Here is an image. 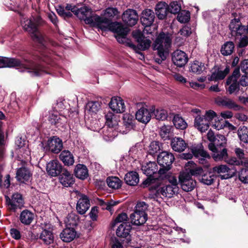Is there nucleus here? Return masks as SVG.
I'll return each instance as SVG.
<instances>
[{
  "label": "nucleus",
  "mask_w": 248,
  "mask_h": 248,
  "mask_svg": "<svg viewBox=\"0 0 248 248\" xmlns=\"http://www.w3.org/2000/svg\"><path fill=\"white\" fill-rule=\"evenodd\" d=\"M122 19L127 25L133 26L137 23L138 16L135 10L128 9L123 13Z\"/></svg>",
  "instance_id": "18"
},
{
  "label": "nucleus",
  "mask_w": 248,
  "mask_h": 248,
  "mask_svg": "<svg viewBox=\"0 0 248 248\" xmlns=\"http://www.w3.org/2000/svg\"><path fill=\"white\" fill-rule=\"evenodd\" d=\"M108 186L113 189H118L121 186V181L117 177H109L107 179Z\"/></svg>",
  "instance_id": "48"
},
{
  "label": "nucleus",
  "mask_w": 248,
  "mask_h": 248,
  "mask_svg": "<svg viewBox=\"0 0 248 248\" xmlns=\"http://www.w3.org/2000/svg\"><path fill=\"white\" fill-rule=\"evenodd\" d=\"M171 127L169 125L162 126L160 129V135L162 139L164 140H167L169 138Z\"/></svg>",
  "instance_id": "56"
},
{
  "label": "nucleus",
  "mask_w": 248,
  "mask_h": 248,
  "mask_svg": "<svg viewBox=\"0 0 248 248\" xmlns=\"http://www.w3.org/2000/svg\"><path fill=\"white\" fill-rule=\"evenodd\" d=\"M118 13V11L117 8L108 7L106 9L105 15L108 17L111 18L117 15Z\"/></svg>",
  "instance_id": "61"
},
{
  "label": "nucleus",
  "mask_w": 248,
  "mask_h": 248,
  "mask_svg": "<svg viewBox=\"0 0 248 248\" xmlns=\"http://www.w3.org/2000/svg\"><path fill=\"white\" fill-rule=\"evenodd\" d=\"M131 223L135 225H141L147 220V215H144L134 211L130 216Z\"/></svg>",
  "instance_id": "34"
},
{
  "label": "nucleus",
  "mask_w": 248,
  "mask_h": 248,
  "mask_svg": "<svg viewBox=\"0 0 248 248\" xmlns=\"http://www.w3.org/2000/svg\"><path fill=\"white\" fill-rule=\"evenodd\" d=\"M64 222L67 227L73 228L78 225V217L75 214L71 213L67 215Z\"/></svg>",
  "instance_id": "44"
},
{
  "label": "nucleus",
  "mask_w": 248,
  "mask_h": 248,
  "mask_svg": "<svg viewBox=\"0 0 248 248\" xmlns=\"http://www.w3.org/2000/svg\"><path fill=\"white\" fill-rule=\"evenodd\" d=\"M226 140L225 137L222 135H216V139L214 140L213 142H211L208 145L209 148L214 147H220L221 146L225 147Z\"/></svg>",
  "instance_id": "43"
},
{
  "label": "nucleus",
  "mask_w": 248,
  "mask_h": 248,
  "mask_svg": "<svg viewBox=\"0 0 248 248\" xmlns=\"http://www.w3.org/2000/svg\"><path fill=\"white\" fill-rule=\"evenodd\" d=\"M46 169L49 175L55 177L61 173L64 169L57 160H54L47 164Z\"/></svg>",
  "instance_id": "20"
},
{
  "label": "nucleus",
  "mask_w": 248,
  "mask_h": 248,
  "mask_svg": "<svg viewBox=\"0 0 248 248\" xmlns=\"http://www.w3.org/2000/svg\"><path fill=\"white\" fill-rule=\"evenodd\" d=\"M240 76L239 68H236L232 75L227 78L226 84L229 87L227 88V91L229 92V94H232L235 92L239 91L240 83L238 81V79Z\"/></svg>",
  "instance_id": "11"
},
{
  "label": "nucleus",
  "mask_w": 248,
  "mask_h": 248,
  "mask_svg": "<svg viewBox=\"0 0 248 248\" xmlns=\"http://www.w3.org/2000/svg\"><path fill=\"white\" fill-rule=\"evenodd\" d=\"M167 5L165 2H160L158 3L155 8L156 15L160 19L165 18L167 14Z\"/></svg>",
  "instance_id": "42"
},
{
  "label": "nucleus",
  "mask_w": 248,
  "mask_h": 248,
  "mask_svg": "<svg viewBox=\"0 0 248 248\" xmlns=\"http://www.w3.org/2000/svg\"><path fill=\"white\" fill-rule=\"evenodd\" d=\"M77 232L73 228L66 227L60 233L61 239L65 242H70L76 237Z\"/></svg>",
  "instance_id": "28"
},
{
  "label": "nucleus",
  "mask_w": 248,
  "mask_h": 248,
  "mask_svg": "<svg viewBox=\"0 0 248 248\" xmlns=\"http://www.w3.org/2000/svg\"><path fill=\"white\" fill-rule=\"evenodd\" d=\"M213 173V172H207L202 174L199 178L200 181L204 185H212L216 178V176Z\"/></svg>",
  "instance_id": "41"
},
{
  "label": "nucleus",
  "mask_w": 248,
  "mask_h": 248,
  "mask_svg": "<svg viewBox=\"0 0 248 248\" xmlns=\"http://www.w3.org/2000/svg\"><path fill=\"white\" fill-rule=\"evenodd\" d=\"M189 19L190 14L188 12H181L177 16V19L181 23H186L189 21Z\"/></svg>",
  "instance_id": "60"
},
{
  "label": "nucleus",
  "mask_w": 248,
  "mask_h": 248,
  "mask_svg": "<svg viewBox=\"0 0 248 248\" xmlns=\"http://www.w3.org/2000/svg\"><path fill=\"white\" fill-rule=\"evenodd\" d=\"M234 48V46L232 42H227L221 47V54L224 56L230 55L233 52Z\"/></svg>",
  "instance_id": "51"
},
{
  "label": "nucleus",
  "mask_w": 248,
  "mask_h": 248,
  "mask_svg": "<svg viewBox=\"0 0 248 248\" xmlns=\"http://www.w3.org/2000/svg\"><path fill=\"white\" fill-rule=\"evenodd\" d=\"M178 189L175 186H170V185H166L161 187L157 188L156 192L158 194H161L163 196L167 198H171L178 191Z\"/></svg>",
  "instance_id": "22"
},
{
  "label": "nucleus",
  "mask_w": 248,
  "mask_h": 248,
  "mask_svg": "<svg viewBox=\"0 0 248 248\" xmlns=\"http://www.w3.org/2000/svg\"><path fill=\"white\" fill-rule=\"evenodd\" d=\"M31 176V171L24 165L17 170L16 178L18 181L24 183L29 181Z\"/></svg>",
  "instance_id": "21"
},
{
  "label": "nucleus",
  "mask_w": 248,
  "mask_h": 248,
  "mask_svg": "<svg viewBox=\"0 0 248 248\" xmlns=\"http://www.w3.org/2000/svg\"><path fill=\"white\" fill-rule=\"evenodd\" d=\"M203 116L210 124V122L217 117V114L213 110H209L206 111L205 114Z\"/></svg>",
  "instance_id": "62"
},
{
  "label": "nucleus",
  "mask_w": 248,
  "mask_h": 248,
  "mask_svg": "<svg viewBox=\"0 0 248 248\" xmlns=\"http://www.w3.org/2000/svg\"><path fill=\"white\" fill-rule=\"evenodd\" d=\"M76 176L81 180H84L88 176V170L86 166L83 164H78L75 169Z\"/></svg>",
  "instance_id": "37"
},
{
  "label": "nucleus",
  "mask_w": 248,
  "mask_h": 248,
  "mask_svg": "<svg viewBox=\"0 0 248 248\" xmlns=\"http://www.w3.org/2000/svg\"><path fill=\"white\" fill-rule=\"evenodd\" d=\"M34 214L28 210H24L20 214V222L26 225H30L34 219Z\"/></svg>",
  "instance_id": "35"
},
{
  "label": "nucleus",
  "mask_w": 248,
  "mask_h": 248,
  "mask_svg": "<svg viewBox=\"0 0 248 248\" xmlns=\"http://www.w3.org/2000/svg\"><path fill=\"white\" fill-rule=\"evenodd\" d=\"M154 12L150 9H145L142 12L140 17L141 22L145 26H150L153 23L155 19Z\"/></svg>",
  "instance_id": "29"
},
{
  "label": "nucleus",
  "mask_w": 248,
  "mask_h": 248,
  "mask_svg": "<svg viewBox=\"0 0 248 248\" xmlns=\"http://www.w3.org/2000/svg\"><path fill=\"white\" fill-rule=\"evenodd\" d=\"M4 67H16L20 71H27L33 77L48 73L44 67L32 61L0 56V68Z\"/></svg>",
  "instance_id": "1"
},
{
  "label": "nucleus",
  "mask_w": 248,
  "mask_h": 248,
  "mask_svg": "<svg viewBox=\"0 0 248 248\" xmlns=\"http://www.w3.org/2000/svg\"><path fill=\"white\" fill-rule=\"evenodd\" d=\"M247 169H242L239 173V180L244 184H248V167Z\"/></svg>",
  "instance_id": "58"
},
{
  "label": "nucleus",
  "mask_w": 248,
  "mask_h": 248,
  "mask_svg": "<svg viewBox=\"0 0 248 248\" xmlns=\"http://www.w3.org/2000/svg\"><path fill=\"white\" fill-rule=\"evenodd\" d=\"M105 19L107 20V25H105V28H103L99 27V29L102 31L109 30L114 33H116V36H126L128 32V29L124 28L122 25L118 22H112L111 20L105 17Z\"/></svg>",
  "instance_id": "8"
},
{
  "label": "nucleus",
  "mask_w": 248,
  "mask_h": 248,
  "mask_svg": "<svg viewBox=\"0 0 248 248\" xmlns=\"http://www.w3.org/2000/svg\"><path fill=\"white\" fill-rule=\"evenodd\" d=\"M134 121L133 117L132 115L129 113H125L124 114V124L128 130H130L133 128Z\"/></svg>",
  "instance_id": "52"
},
{
  "label": "nucleus",
  "mask_w": 248,
  "mask_h": 248,
  "mask_svg": "<svg viewBox=\"0 0 248 248\" xmlns=\"http://www.w3.org/2000/svg\"><path fill=\"white\" fill-rule=\"evenodd\" d=\"M142 171L148 177L143 182L142 184L148 186L154 184L158 183V179L153 175L158 173V166L155 162H149L144 166H142Z\"/></svg>",
  "instance_id": "6"
},
{
  "label": "nucleus",
  "mask_w": 248,
  "mask_h": 248,
  "mask_svg": "<svg viewBox=\"0 0 248 248\" xmlns=\"http://www.w3.org/2000/svg\"><path fill=\"white\" fill-rule=\"evenodd\" d=\"M75 15L79 19L84 20L86 24L98 29L99 27L104 28L107 24L105 17L92 14L91 9L86 6L77 8Z\"/></svg>",
  "instance_id": "3"
},
{
  "label": "nucleus",
  "mask_w": 248,
  "mask_h": 248,
  "mask_svg": "<svg viewBox=\"0 0 248 248\" xmlns=\"http://www.w3.org/2000/svg\"><path fill=\"white\" fill-rule=\"evenodd\" d=\"M174 159L173 155L170 152L163 151L160 153L157 156V162L162 168L159 170L158 175L161 176L168 172L170 169Z\"/></svg>",
  "instance_id": "5"
},
{
  "label": "nucleus",
  "mask_w": 248,
  "mask_h": 248,
  "mask_svg": "<svg viewBox=\"0 0 248 248\" xmlns=\"http://www.w3.org/2000/svg\"><path fill=\"white\" fill-rule=\"evenodd\" d=\"M5 198L6 205L10 211L16 212L24 205V201L22 195L18 193L13 194L11 198L8 196H5Z\"/></svg>",
  "instance_id": "7"
},
{
  "label": "nucleus",
  "mask_w": 248,
  "mask_h": 248,
  "mask_svg": "<svg viewBox=\"0 0 248 248\" xmlns=\"http://www.w3.org/2000/svg\"><path fill=\"white\" fill-rule=\"evenodd\" d=\"M215 101L217 105L224 107L229 109L240 110L242 108L233 100L225 96L217 98Z\"/></svg>",
  "instance_id": "15"
},
{
  "label": "nucleus",
  "mask_w": 248,
  "mask_h": 248,
  "mask_svg": "<svg viewBox=\"0 0 248 248\" xmlns=\"http://www.w3.org/2000/svg\"><path fill=\"white\" fill-rule=\"evenodd\" d=\"M230 72V67L227 66L224 70H218L212 73L208 78L210 81H217L224 79Z\"/></svg>",
  "instance_id": "33"
},
{
  "label": "nucleus",
  "mask_w": 248,
  "mask_h": 248,
  "mask_svg": "<svg viewBox=\"0 0 248 248\" xmlns=\"http://www.w3.org/2000/svg\"><path fill=\"white\" fill-rule=\"evenodd\" d=\"M39 238L46 245H50L54 242V235L53 232L46 229H44L41 232Z\"/></svg>",
  "instance_id": "40"
},
{
  "label": "nucleus",
  "mask_w": 248,
  "mask_h": 248,
  "mask_svg": "<svg viewBox=\"0 0 248 248\" xmlns=\"http://www.w3.org/2000/svg\"><path fill=\"white\" fill-rule=\"evenodd\" d=\"M110 108L114 112L123 113L125 111V106L124 100L120 97H113L109 103Z\"/></svg>",
  "instance_id": "19"
},
{
  "label": "nucleus",
  "mask_w": 248,
  "mask_h": 248,
  "mask_svg": "<svg viewBox=\"0 0 248 248\" xmlns=\"http://www.w3.org/2000/svg\"><path fill=\"white\" fill-rule=\"evenodd\" d=\"M148 205L144 202H140L135 206V211L144 215H147L146 211L147 210Z\"/></svg>",
  "instance_id": "54"
},
{
  "label": "nucleus",
  "mask_w": 248,
  "mask_h": 248,
  "mask_svg": "<svg viewBox=\"0 0 248 248\" xmlns=\"http://www.w3.org/2000/svg\"><path fill=\"white\" fill-rule=\"evenodd\" d=\"M171 147L175 152H182L187 147V144L181 138L174 137L171 140Z\"/></svg>",
  "instance_id": "30"
},
{
  "label": "nucleus",
  "mask_w": 248,
  "mask_h": 248,
  "mask_svg": "<svg viewBox=\"0 0 248 248\" xmlns=\"http://www.w3.org/2000/svg\"><path fill=\"white\" fill-rule=\"evenodd\" d=\"M173 123L177 129L184 130L187 126V124L185 120L179 115H175L173 119Z\"/></svg>",
  "instance_id": "45"
},
{
  "label": "nucleus",
  "mask_w": 248,
  "mask_h": 248,
  "mask_svg": "<svg viewBox=\"0 0 248 248\" xmlns=\"http://www.w3.org/2000/svg\"><path fill=\"white\" fill-rule=\"evenodd\" d=\"M105 19L107 20V25H105V28H103L99 27V29L102 31L109 30L114 33H116V36H126L128 32V29L124 28L122 25L118 22H112L111 20L105 17Z\"/></svg>",
  "instance_id": "9"
},
{
  "label": "nucleus",
  "mask_w": 248,
  "mask_h": 248,
  "mask_svg": "<svg viewBox=\"0 0 248 248\" xmlns=\"http://www.w3.org/2000/svg\"><path fill=\"white\" fill-rule=\"evenodd\" d=\"M135 116L138 121L147 124L150 121L152 117L151 109L148 110L145 108H141L137 111Z\"/></svg>",
  "instance_id": "23"
},
{
  "label": "nucleus",
  "mask_w": 248,
  "mask_h": 248,
  "mask_svg": "<svg viewBox=\"0 0 248 248\" xmlns=\"http://www.w3.org/2000/svg\"><path fill=\"white\" fill-rule=\"evenodd\" d=\"M204 68V65L202 62L194 61L190 66L189 71L197 74H200L203 71Z\"/></svg>",
  "instance_id": "46"
},
{
  "label": "nucleus",
  "mask_w": 248,
  "mask_h": 248,
  "mask_svg": "<svg viewBox=\"0 0 248 248\" xmlns=\"http://www.w3.org/2000/svg\"><path fill=\"white\" fill-rule=\"evenodd\" d=\"M181 9V4L177 1H173L170 4L169 10L170 12L173 14L178 13Z\"/></svg>",
  "instance_id": "59"
},
{
  "label": "nucleus",
  "mask_w": 248,
  "mask_h": 248,
  "mask_svg": "<svg viewBox=\"0 0 248 248\" xmlns=\"http://www.w3.org/2000/svg\"><path fill=\"white\" fill-rule=\"evenodd\" d=\"M125 183L130 186H136L139 182V176L136 171H130L124 177Z\"/></svg>",
  "instance_id": "38"
},
{
  "label": "nucleus",
  "mask_w": 248,
  "mask_h": 248,
  "mask_svg": "<svg viewBox=\"0 0 248 248\" xmlns=\"http://www.w3.org/2000/svg\"><path fill=\"white\" fill-rule=\"evenodd\" d=\"M131 226L128 222H124L120 225L116 231V235L119 237L125 238L129 234Z\"/></svg>",
  "instance_id": "32"
},
{
  "label": "nucleus",
  "mask_w": 248,
  "mask_h": 248,
  "mask_svg": "<svg viewBox=\"0 0 248 248\" xmlns=\"http://www.w3.org/2000/svg\"><path fill=\"white\" fill-rule=\"evenodd\" d=\"M179 182L182 189L186 192L191 191L195 188L196 182L189 173L183 172L179 175Z\"/></svg>",
  "instance_id": "10"
},
{
  "label": "nucleus",
  "mask_w": 248,
  "mask_h": 248,
  "mask_svg": "<svg viewBox=\"0 0 248 248\" xmlns=\"http://www.w3.org/2000/svg\"><path fill=\"white\" fill-rule=\"evenodd\" d=\"M194 126L200 132L203 133L208 129L210 124L203 115H198L195 117Z\"/></svg>",
  "instance_id": "26"
},
{
  "label": "nucleus",
  "mask_w": 248,
  "mask_h": 248,
  "mask_svg": "<svg viewBox=\"0 0 248 248\" xmlns=\"http://www.w3.org/2000/svg\"><path fill=\"white\" fill-rule=\"evenodd\" d=\"M232 16L234 17V18L232 20L229 28L232 31V34H233L237 29V27L240 25V22L239 17L237 18L238 16L236 13H232Z\"/></svg>",
  "instance_id": "53"
},
{
  "label": "nucleus",
  "mask_w": 248,
  "mask_h": 248,
  "mask_svg": "<svg viewBox=\"0 0 248 248\" xmlns=\"http://www.w3.org/2000/svg\"><path fill=\"white\" fill-rule=\"evenodd\" d=\"M119 203V201H114L111 200L107 202H104L102 205L104 206L106 209L111 211L112 209V207Z\"/></svg>",
  "instance_id": "63"
},
{
  "label": "nucleus",
  "mask_w": 248,
  "mask_h": 248,
  "mask_svg": "<svg viewBox=\"0 0 248 248\" xmlns=\"http://www.w3.org/2000/svg\"><path fill=\"white\" fill-rule=\"evenodd\" d=\"M59 158L65 166H72L75 162L74 155L68 150L62 151L60 154Z\"/></svg>",
  "instance_id": "31"
},
{
  "label": "nucleus",
  "mask_w": 248,
  "mask_h": 248,
  "mask_svg": "<svg viewBox=\"0 0 248 248\" xmlns=\"http://www.w3.org/2000/svg\"><path fill=\"white\" fill-rule=\"evenodd\" d=\"M127 220H128V217H127V214L125 213H122L118 215V216L116 218L114 222H115V224L117 223H121V222H122V223H123L124 222H127Z\"/></svg>",
  "instance_id": "64"
},
{
  "label": "nucleus",
  "mask_w": 248,
  "mask_h": 248,
  "mask_svg": "<svg viewBox=\"0 0 248 248\" xmlns=\"http://www.w3.org/2000/svg\"><path fill=\"white\" fill-rule=\"evenodd\" d=\"M90 206V201L86 195H82L77 204V211L81 215L84 214Z\"/></svg>",
  "instance_id": "27"
},
{
  "label": "nucleus",
  "mask_w": 248,
  "mask_h": 248,
  "mask_svg": "<svg viewBox=\"0 0 248 248\" xmlns=\"http://www.w3.org/2000/svg\"><path fill=\"white\" fill-rule=\"evenodd\" d=\"M100 108V104L98 101H90L86 105V110L91 114H95Z\"/></svg>",
  "instance_id": "50"
},
{
  "label": "nucleus",
  "mask_w": 248,
  "mask_h": 248,
  "mask_svg": "<svg viewBox=\"0 0 248 248\" xmlns=\"http://www.w3.org/2000/svg\"><path fill=\"white\" fill-rule=\"evenodd\" d=\"M171 39L169 33L160 32L153 45V50L159 58H155V62L160 64L166 60L170 47Z\"/></svg>",
  "instance_id": "2"
},
{
  "label": "nucleus",
  "mask_w": 248,
  "mask_h": 248,
  "mask_svg": "<svg viewBox=\"0 0 248 248\" xmlns=\"http://www.w3.org/2000/svg\"><path fill=\"white\" fill-rule=\"evenodd\" d=\"M24 29L29 32L32 39L40 45L46 46V41L43 36L38 31L37 24L31 19L25 18L21 21Z\"/></svg>",
  "instance_id": "4"
},
{
  "label": "nucleus",
  "mask_w": 248,
  "mask_h": 248,
  "mask_svg": "<svg viewBox=\"0 0 248 248\" xmlns=\"http://www.w3.org/2000/svg\"><path fill=\"white\" fill-rule=\"evenodd\" d=\"M59 179L60 183L65 187L71 186L75 182L73 174L66 169L63 170Z\"/></svg>",
  "instance_id": "25"
},
{
  "label": "nucleus",
  "mask_w": 248,
  "mask_h": 248,
  "mask_svg": "<svg viewBox=\"0 0 248 248\" xmlns=\"http://www.w3.org/2000/svg\"><path fill=\"white\" fill-rule=\"evenodd\" d=\"M213 172L219 174V177L221 179H227L231 177L230 174L226 173L223 175L221 174L227 173L230 169L226 165H220L216 166L212 169Z\"/></svg>",
  "instance_id": "36"
},
{
  "label": "nucleus",
  "mask_w": 248,
  "mask_h": 248,
  "mask_svg": "<svg viewBox=\"0 0 248 248\" xmlns=\"http://www.w3.org/2000/svg\"><path fill=\"white\" fill-rule=\"evenodd\" d=\"M160 149L159 142L156 141H152L149 146L148 152L150 155H154Z\"/></svg>",
  "instance_id": "57"
},
{
  "label": "nucleus",
  "mask_w": 248,
  "mask_h": 248,
  "mask_svg": "<svg viewBox=\"0 0 248 248\" xmlns=\"http://www.w3.org/2000/svg\"><path fill=\"white\" fill-rule=\"evenodd\" d=\"M116 116L111 112H108L105 115L106 124L109 128H113L118 124Z\"/></svg>",
  "instance_id": "47"
},
{
  "label": "nucleus",
  "mask_w": 248,
  "mask_h": 248,
  "mask_svg": "<svg viewBox=\"0 0 248 248\" xmlns=\"http://www.w3.org/2000/svg\"><path fill=\"white\" fill-rule=\"evenodd\" d=\"M240 140L244 143H248V127L245 126H241L237 132Z\"/></svg>",
  "instance_id": "49"
},
{
  "label": "nucleus",
  "mask_w": 248,
  "mask_h": 248,
  "mask_svg": "<svg viewBox=\"0 0 248 248\" xmlns=\"http://www.w3.org/2000/svg\"><path fill=\"white\" fill-rule=\"evenodd\" d=\"M134 37L136 39L138 45L137 49L145 50L149 48L151 41L150 39L145 37L140 31H137L133 32Z\"/></svg>",
  "instance_id": "16"
},
{
  "label": "nucleus",
  "mask_w": 248,
  "mask_h": 248,
  "mask_svg": "<svg viewBox=\"0 0 248 248\" xmlns=\"http://www.w3.org/2000/svg\"><path fill=\"white\" fill-rule=\"evenodd\" d=\"M48 120L51 124L57 127L62 126L66 122V118L63 115H60L56 110H51L49 112Z\"/></svg>",
  "instance_id": "17"
},
{
  "label": "nucleus",
  "mask_w": 248,
  "mask_h": 248,
  "mask_svg": "<svg viewBox=\"0 0 248 248\" xmlns=\"http://www.w3.org/2000/svg\"><path fill=\"white\" fill-rule=\"evenodd\" d=\"M152 117L155 118L156 120L164 121L167 119L168 117V113L167 111L163 108H151Z\"/></svg>",
  "instance_id": "39"
},
{
  "label": "nucleus",
  "mask_w": 248,
  "mask_h": 248,
  "mask_svg": "<svg viewBox=\"0 0 248 248\" xmlns=\"http://www.w3.org/2000/svg\"><path fill=\"white\" fill-rule=\"evenodd\" d=\"M192 152L194 155L198 158L199 162L200 164L205 167H208L209 164L208 159H210V155L205 151L202 144H198L196 146H193L191 148Z\"/></svg>",
  "instance_id": "12"
},
{
  "label": "nucleus",
  "mask_w": 248,
  "mask_h": 248,
  "mask_svg": "<svg viewBox=\"0 0 248 248\" xmlns=\"http://www.w3.org/2000/svg\"><path fill=\"white\" fill-rule=\"evenodd\" d=\"M159 175V177H161L162 179L165 178L167 179L169 183L168 185H170V186H175L177 187V189H178V181L175 176L169 174L167 173V172L162 175L161 176H160V175Z\"/></svg>",
  "instance_id": "55"
},
{
  "label": "nucleus",
  "mask_w": 248,
  "mask_h": 248,
  "mask_svg": "<svg viewBox=\"0 0 248 248\" xmlns=\"http://www.w3.org/2000/svg\"><path fill=\"white\" fill-rule=\"evenodd\" d=\"M172 61L177 67H182L188 62V58L184 51L177 49L172 54Z\"/></svg>",
  "instance_id": "14"
},
{
  "label": "nucleus",
  "mask_w": 248,
  "mask_h": 248,
  "mask_svg": "<svg viewBox=\"0 0 248 248\" xmlns=\"http://www.w3.org/2000/svg\"><path fill=\"white\" fill-rule=\"evenodd\" d=\"M209 149L212 152V156L216 161L225 159L228 156L227 150L225 147L221 146Z\"/></svg>",
  "instance_id": "24"
},
{
  "label": "nucleus",
  "mask_w": 248,
  "mask_h": 248,
  "mask_svg": "<svg viewBox=\"0 0 248 248\" xmlns=\"http://www.w3.org/2000/svg\"><path fill=\"white\" fill-rule=\"evenodd\" d=\"M63 147L62 140L56 136H53L48 139L44 148L46 151L58 154L60 152Z\"/></svg>",
  "instance_id": "13"
}]
</instances>
